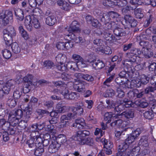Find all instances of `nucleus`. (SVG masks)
Here are the masks:
<instances>
[{
    "label": "nucleus",
    "instance_id": "5fc2aeb1",
    "mask_svg": "<svg viewBox=\"0 0 156 156\" xmlns=\"http://www.w3.org/2000/svg\"><path fill=\"white\" fill-rule=\"evenodd\" d=\"M76 65V64L73 62H69L66 65L65 67L66 68V71L69 69L71 70H75V67Z\"/></svg>",
    "mask_w": 156,
    "mask_h": 156
},
{
    "label": "nucleus",
    "instance_id": "bf43d9fd",
    "mask_svg": "<svg viewBox=\"0 0 156 156\" xmlns=\"http://www.w3.org/2000/svg\"><path fill=\"white\" fill-rule=\"evenodd\" d=\"M35 142L36 146H42L43 142V139L40 136H34Z\"/></svg>",
    "mask_w": 156,
    "mask_h": 156
},
{
    "label": "nucleus",
    "instance_id": "6ab92c4d",
    "mask_svg": "<svg viewBox=\"0 0 156 156\" xmlns=\"http://www.w3.org/2000/svg\"><path fill=\"white\" fill-rule=\"evenodd\" d=\"M57 22L56 17L54 15L50 16L46 18L45 22L47 24L52 26Z\"/></svg>",
    "mask_w": 156,
    "mask_h": 156
},
{
    "label": "nucleus",
    "instance_id": "09e8293b",
    "mask_svg": "<svg viewBox=\"0 0 156 156\" xmlns=\"http://www.w3.org/2000/svg\"><path fill=\"white\" fill-rule=\"evenodd\" d=\"M113 147V144H110V145H106L104 147L103 149L104 152L107 155H110L112 154V149Z\"/></svg>",
    "mask_w": 156,
    "mask_h": 156
},
{
    "label": "nucleus",
    "instance_id": "8fccbe9b",
    "mask_svg": "<svg viewBox=\"0 0 156 156\" xmlns=\"http://www.w3.org/2000/svg\"><path fill=\"white\" fill-rule=\"evenodd\" d=\"M60 78L64 81H69L72 79V76L70 74H68L66 73H62Z\"/></svg>",
    "mask_w": 156,
    "mask_h": 156
},
{
    "label": "nucleus",
    "instance_id": "a19ab883",
    "mask_svg": "<svg viewBox=\"0 0 156 156\" xmlns=\"http://www.w3.org/2000/svg\"><path fill=\"white\" fill-rule=\"evenodd\" d=\"M103 4L105 6L113 7L117 5V2L111 0H105L103 2Z\"/></svg>",
    "mask_w": 156,
    "mask_h": 156
},
{
    "label": "nucleus",
    "instance_id": "f03ea898",
    "mask_svg": "<svg viewBox=\"0 0 156 156\" xmlns=\"http://www.w3.org/2000/svg\"><path fill=\"white\" fill-rule=\"evenodd\" d=\"M126 57L129 59L126 60L123 63L124 67H126L128 71H130L131 70V72L133 73V71L131 66H132V63L136 62V56L132 55L130 53H127L126 54Z\"/></svg>",
    "mask_w": 156,
    "mask_h": 156
},
{
    "label": "nucleus",
    "instance_id": "0e129e2a",
    "mask_svg": "<svg viewBox=\"0 0 156 156\" xmlns=\"http://www.w3.org/2000/svg\"><path fill=\"white\" fill-rule=\"evenodd\" d=\"M144 116L146 119H151L154 117V113L151 111H147L144 113Z\"/></svg>",
    "mask_w": 156,
    "mask_h": 156
},
{
    "label": "nucleus",
    "instance_id": "f704fd0d",
    "mask_svg": "<svg viewBox=\"0 0 156 156\" xmlns=\"http://www.w3.org/2000/svg\"><path fill=\"white\" fill-rule=\"evenodd\" d=\"M27 144L29 147L31 148V151L32 150V149H35L36 148L37 146L35 144L34 136L27 140Z\"/></svg>",
    "mask_w": 156,
    "mask_h": 156
},
{
    "label": "nucleus",
    "instance_id": "49530a36",
    "mask_svg": "<svg viewBox=\"0 0 156 156\" xmlns=\"http://www.w3.org/2000/svg\"><path fill=\"white\" fill-rule=\"evenodd\" d=\"M22 88H18L13 93V97L15 99H17L19 98L22 94Z\"/></svg>",
    "mask_w": 156,
    "mask_h": 156
},
{
    "label": "nucleus",
    "instance_id": "1a4fd4ad",
    "mask_svg": "<svg viewBox=\"0 0 156 156\" xmlns=\"http://www.w3.org/2000/svg\"><path fill=\"white\" fill-rule=\"evenodd\" d=\"M90 134V132L87 130H79L77 131L76 136L74 137V140L79 142L81 141L85 137L88 136Z\"/></svg>",
    "mask_w": 156,
    "mask_h": 156
},
{
    "label": "nucleus",
    "instance_id": "3c124183",
    "mask_svg": "<svg viewBox=\"0 0 156 156\" xmlns=\"http://www.w3.org/2000/svg\"><path fill=\"white\" fill-rule=\"evenodd\" d=\"M129 53L135 56L140 55L142 53V51H141L140 49L136 48L133 47L131 49L130 52Z\"/></svg>",
    "mask_w": 156,
    "mask_h": 156
},
{
    "label": "nucleus",
    "instance_id": "69168bd1",
    "mask_svg": "<svg viewBox=\"0 0 156 156\" xmlns=\"http://www.w3.org/2000/svg\"><path fill=\"white\" fill-rule=\"evenodd\" d=\"M72 58L76 61L77 65L79 63H81L83 58L80 55L76 54H73L72 56Z\"/></svg>",
    "mask_w": 156,
    "mask_h": 156
},
{
    "label": "nucleus",
    "instance_id": "b1692460",
    "mask_svg": "<svg viewBox=\"0 0 156 156\" xmlns=\"http://www.w3.org/2000/svg\"><path fill=\"white\" fill-rule=\"evenodd\" d=\"M8 125L7 128L5 129L4 130L6 131L9 135L14 134L16 131V126L11 125L9 123Z\"/></svg>",
    "mask_w": 156,
    "mask_h": 156
},
{
    "label": "nucleus",
    "instance_id": "79ce46f5",
    "mask_svg": "<svg viewBox=\"0 0 156 156\" xmlns=\"http://www.w3.org/2000/svg\"><path fill=\"white\" fill-rule=\"evenodd\" d=\"M136 39L138 41H144L145 40H151V38L149 35L145 34H141L139 36H137Z\"/></svg>",
    "mask_w": 156,
    "mask_h": 156
},
{
    "label": "nucleus",
    "instance_id": "a878e982",
    "mask_svg": "<svg viewBox=\"0 0 156 156\" xmlns=\"http://www.w3.org/2000/svg\"><path fill=\"white\" fill-rule=\"evenodd\" d=\"M15 14L17 19L20 20L22 21L24 18V13L23 11L21 9H15L14 10Z\"/></svg>",
    "mask_w": 156,
    "mask_h": 156
},
{
    "label": "nucleus",
    "instance_id": "e2e57ef3",
    "mask_svg": "<svg viewBox=\"0 0 156 156\" xmlns=\"http://www.w3.org/2000/svg\"><path fill=\"white\" fill-rule=\"evenodd\" d=\"M131 84L133 85V86L136 88H140L141 86L142 83L140 80H132Z\"/></svg>",
    "mask_w": 156,
    "mask_h": 156
},
{
    "label": "nucleus",
    "instance_id": "a18cd8bd",
    "mask_svg": "<svg viewBox=\"0 0 156 156\" xmlns=\"http://www.w3.org/2000/svg\"><path fill=\"white\" fill-rule=\"evenodd\" d=\"M115 94V91L112 89H108L103 94L104 96L105 97H112Z\"/></svg>",
    "mask_w": 156,
    "mask_h": 156
},
{
    "label": "nucleus",
    "instance_id": "bb28decb",
    "mask_svg": "<svg viewBox=\"0 0 156 156\" xmlns=\"http://www.w3.org/2000/svg\"><path fill=\"white\" fill-rule=\"evenodd\" d=\"M123 105L125 108H129L130 107H134L136 105L135 104L132 102V101L127 98H124L123 100Z\"/></svg>",
    "mask_w": 156,
    "mask_h": 156
},
{
    "label": "nucleus",
    "instance_id": "774afa93",
    "mask_svg": "<svg viewBox=\"0 0 156 156\" xmlns=\"http://www.w3.org/2000/svg\"><path fill=\"white\" fill-rule=\"evenodd\" d=\"M139 143L145 147H147L148 145L147 139L146 136L142 137L140 140Z\"/></svg>",
    "mask_w": 156,
    "mask_h": 156
},
{
    "label": "nucleus",
    "instance_id": "9d476101",
    "mask_svg": "<svg viewBox=\"0 0 156 156\" xmlns=\"http://www.w3.org/2000/svg\"><path fill=\"white\" fill-rule=\"evenodd\" d=\"M119 114H115L113 112H109L105 113L104 115V120L107 121V123H109L112 121L113 118L119 119Z\"/></svg>",
    "mask_w": 156,
    "mask_h": 156
},
{
    "label": "nucleus",
    "instance_id": "a211bd4d",
    "mask_svg": "<svg viewBox=\"0 0 156 156\" xmlns=\"http://www.w3.org/2000/svg\"><path fill=\"white\" fill-rule=\"evenodd\" d=\"M79 25L76 21H73L68 31H72L75 32L80 31Z\"/></svg>",
    "mask_w": 156,
    "mask_h": 156
},
{
    "label": "nucleus",
    "instance_id": "6e6552de",
    "mask_svg": "<svg viewBox=\"0 0 156 156\" xmlns=\"http://www.w3.org/2000/svg\"><path fill=\"white\" fill-rule=\"evenodd\" d=\"M62 94L65 98L68 99L75 100L78 98L79 94L76 92H69L68 90L65 89L62 92Z\"/></svg>",
    "mask_w": 156,
    "mask_h": 156
},
{
    "label": "nucleus",
    "instance_id": "aec40b11",
    "mask_svg": "<svg viewBox=\"0 0 156 156\" xmlns=\"http://www.w3.org/2000/svg\"><path fill=\"white\" fill-rule=\"evenodd\" d=\"M33 78V76L32 75L27 74L23 79L24 82V84L26 85V86L31 85L32 84Z\"/></svg>",
    "mask_w": 156,
    "mask_h": 156
},
{
    "label": "nucleus",
    "instance_id": "9b49d317",
    "mask_svg": "<svg viewBox=\"0 0 156 156\" xmlns=\"http://www.w3.org/2000/svg\"><path fill=\"white\" fill-rule=\"evenodd\" d=\"M126 22L131 27H135L137 25V22L130 15H126L124 16Z\"/></svg>",
    "mask_w": 156,
    "mask_h": 156
},
{
    "label": "nucleus",
    "instance_id": "412c9836",
    "mask_svg": "<svg viewBox=\"0 0 156 156\" xmlns=\"http://www.w3.org/2000/svg\"><path fill=\"white\" fill-rule=\"evenodd\" d=\"M12 19V12L9 11L7 13L5 18L2 20L3 24L4 26L6 25L9 23L10 20Z\"/></svg>",
    "mask_w": 156,
    "mask_h": 156
},
{
    "label": "nucleus",
    "instance_id": "de8ad7c7",
    "mask_svg": "<svg viewBox=\"0 0 156 156\" xmlns=\"http://www.w3.org/2000/svg\"><path fill=\"white\" fill-rule=\"evenodd\" d=\"M83 80H86L90 83H93L94 80V78L93 76L90 75L83 73Z\"/></svg>",
    "mask_w": 156,
    "mask_h": 156
},
{
    "label": "nucleus",
    "instance_id": "c9c22d12",
    "mask_svg": "<svg viewBox=\"0 0 156 156\" xmlns=\"http://www.w3.org/2000/svg\"><path fill=\"white\" fill-rule=\"evenodd\" d=\"M135 17L139 19H141L144 16V14L142 9L140 8H137L135 9L134 11Z\"/></svg>",
    "mask_w": 156,
    "mask_h": 156
},
{
    "label": "nucleus",
    "instance_id": "0eeeda50",
    "mask_svg": "<svg viewBox=\"0 0 156 156\" xmlns=\"http://www.w3.org/2000/svg\"><path fill=\"white\" fill-rule=\"evenodd\" d=\"M14 110H9L7 115H8L9 123L11 125L16 126L18 123L19 119L16 116Z\"/></svg>",
    "mask_w": 156,
    "mask_h": 156
},
{
    "label": "nucleus",
    "instance_id": "603ef678",
    "mask_svg": "<svg viewBox=\"0 0 156 156\" xmlns=\"http://www.w3.org/2000/svg\"><path fill=\"white\" fill-rule=\"evenodd\" d=\"M2 53L3 57L6 59H9L12 56L11 52L10 51L7 49L2 50Z\"/></svg>",
    "mask_w": 156,
    "mask_h": 156
},
{
    "label": "nucleus",
    "instance_id": "dca6fc26",
    "mask_svg": "<svg viewBox=\"0 0 156 156\" xmlns=\"http://www.w3.org/2000/svg\"><path fill=\"white\" fill-rule=\"evenodd\" d=\"M113 32L114 34L118 37L124 36L126 34V32L123 29L117 27H116L114 28Z\"/></svg>",
    "mask_w": 156,
    "mask_h": 156
},
{
    "label": "nucleus",
    "instance_id": "4468645a",
    "mask_svg": "<svg viewBox=\"0 0 156 156\" xmlns=\"http://www.w3.org/2000/svg\"><path fill=\"white\" fill-rule=\"evenodd\" d=\"M60 147L59 144L54 140L52 141L48 148V151L50 153H55L58 151Z\"/></svg>",
    "mask_w": 156,
    "mask_h": 156
},
{
    "label": "nucleus",
    "instance_id": "052dcab7",
    "mask_svg": "<svg viewBox=\"0 0 156 156\" xmlns=\"http://www.w3.org/2000/svg\"><path fill=\"white\" fill-rule=\"evenodd\" d=\"M126 78H122L120 76L117 77L115 79V82L119 85H122L125 83Z\"/></svg>",
    "mask_w": 156,
    "mask_h": 156
},
{
    "label": "nucleus",
    "instance_id": "5701e85b",
    "mask_svg": "<svg viewBox=\"0 0 156 156\" xmlns=\"http://www.w3.org/2000/svg\"><path fill=\"white\" fill-rule=\"evenodd\" d=\"M32 105H28L27 107L24 109V112L27 111L26 112V115H25L24 116V119L25 120H27L28 121V119L30 118V115L32 113L31 110L32 109Z\"/></svg>",
    "mask_w": 156,
    "mask_h": 156
},
{
    "label": "nucleus",
    "instance_id": "f8f14e48",
    "mask_svg": "<svg viewBox=\"0 0 156 156\" xmlns=\"http://www.w3.org/2000/svg\"><path fill=\"white\" fill-rule=\"evenodd\" d=\"M134 113L133 110H127L119 114V116L120 117L119 118L125 117L128 119H130L133 118Z\"/></svg>",
    "mask_w": 156,
    "mask_h": 156
},
{
    "label": "nucleus",
    "instance_id": "2f4dec72",
    "mask_svg": "<svg viewBox=\"0 0 156 156\" xmlns=\"http://www.w3.org/2000/svg\"><path fill=\"white\" fill-rule=\"evenodd\" d=\"M34 151V154L36 156H41L44 151V150L42 146H37L35 149H32Z\"/></svg>",
    "mask_w": 156,
    "mask_h": 156
},
{
    "label": "nucleus",
    "instance_id": "f3484780",
    "mask_svg": "<svg viewBox=\"0 0 156 156\" xmlns=\"http://www.w3.org/2000/svg\"><path fill=\"white\" fill-rule=\"evenodd\" d=\"M3 38L5 41V44L7 46H9L11 45L12 41L13 38L9 34L4 32V30L3 31Z\"/></svg>",
    "mask_w": 156,
    "mask_h": 156
},
{
    "label": "nucleus",
    "instance_id": "864d4df0",
    "mask_svg": "<svg viewBox=\"0 0 156 156\" xmlns=\"http://www.w3.org/2000/svg\"><path fill=\"white\" fill-rule=\"evenodd\" d=\"M46 131H47L50 133L54 134L56 133V130L55 129L54 126L52 124H50L47 125L45 129Z\"/></svg>",
    "mask_w": 156,
    "mask_h": 156
},
{
    "label": "nucleus",
    "instance_id": "cd10ccee",
    "mask_svg": "<svg viewBox=\"0 0 156 156\" xmlns=\"http://www.w3.org/2000/svg\"><path fill=\"white\" fill-rule=\"evenodd\" d=\"M11 44V48L13 53L18 54L21 51V48L16 42L12 43Z\"/></svg>",
    "mask_w": 156,
    "mask_h": 156
},
{
    "label": "nucleus",
    "instance_id": "680f3d73",
    "mask_svg": "<svg viewBox=\"0 0 156 156\" xmlns=\"http://www.w3.org/2000/svg\"><path fill=\"white\" fill-rule=\"evenodd\" d=\"M32 22L33 26L35 28L38 29L40 28V23L37 19L34 17H33L32 18Z\"/></svg>",
    "mask_w": 156,
    "mask_h": 156
},
{
    "label": "nucleus",
    "instance_id": "72a5a7b5",
    "mask_svg": "<svg viewBox=\"0 0 156 156\" xmlns=\"http://www.w3.org/2000/svg\"><path fill=\"white\" fill-rule=\"evenodd\" d=\"M76 113L75 111H74L73 113L70 112L67 115H62V119H69V120L71 119H75L76 117Z\"/></svg>",
    "mask_w": 156,
    "mask_h": 156
},
{
    "label": "nucleus",
    "instance_id": "473e14b6",
    "mask_svg": "<svg viewBox=\"0 0 156 156\" xmlns=\"http://www.w3.org/2000/svg\"><path fill=\"white\" fill-rule=\"evenodd\" d=\"M86 60L87 62L92 64L96 61V58L93 54H90L87 55L86 57Z\"/></svg>",
    "mask_w": 156,
    "mask_h": 156
},
{
    "label": "nucleus",
    "instance_id": "ddd939ff",
    "mask_svg": "<svg viewBox=\"0 0 156 156\" xmlns=\"http://www.w3.org/2000/svg\"><path fill=\"white\" fill-rule=\"evenodd\" d=\"M74 87L76 91L79 93H84L86 91L85 83L84 82H79L75 83Z\"/></svg>",
    "mask_w": 156,
    "mask_h": 156
},
{
    "label": "nucleus",
    "instance_id": "c03bdc74",
    "mask_svg": "<svg viewBox=\"0 0 156 156\" xmlns=\"http://www.w3.org/2000/svg\"><path fill=\"white\" fill-rule=\"evenodd\" d=\"M149 105L151 106V111L153 113L156 114V101L154 99L152 98L149 102Z\"/></svg>",
    "mask_w": 156,
    "mask_h": 156
},
{
    "label": "nucleus",
    "instance_id": "7ed1b4c3",
    "mask_svg": "<svg viewBox=\"0 0 156 156\" xmlns=\"http://www.w3.org/2000/svg\"><path fill=\"white\" fill-rule=\"evenodd\" d=\"M95 32L96 34L100 36L101 37L103 38L107 41H112L117 40V38L111 34L108 30H105L103 32H101V31L98 32L97 31Z\"/></svg>",
    "mask_w": 156,
    "mask_h": 156
},
{
    "label": "nucleus",
    "instance_id": "338daca9",
    "mask_svg": "<svg viewBox=\"0 0 156 156\" xmlns=\"http://www.w3.org/2000/svg\"><path fill=\"white\" fill-rule=\"evenodd\" d=\"M93 43L94 44H96L98 46L102 47L104 46V44L105 43V42L101 39H96L94 40Z\"/></svg>",
    "mask_w": 156,
    "mask_h": 156
},
{
    "label": "nucleus",
    "instance_id": "423d86ee",
    "mask_svg": "<svg viewBox=\"0 0 156 156\" xmlns=\"http://www.w3.org/2000/svg\"><path fill=\"white\" fill-rule=\"evenodd\" d=\"M14 110H9L7 115H8L9 123L11 125L16 126L18 123L19 119L16 116Z\"/></svg>",
    "mask_w": 156,
    "mask_h": 156
},
{
    "label": "nucleus",
    "instance_id": "37998d69",
    "mask_svg": "<svg viewBox=\"0 0 156 156\" xmlns=\"http://www.w3.org/2000/svg\"><path fill=\"white\" fill-rule=\"evenodd\" d=\"M56 107L57 111L59 113H64L68 111L69 109V107L66 106H61L59 104L57 105Z\"/></svg>",
    "mask_w": 156,
    "mask_h": 156
},
{
    "label": "nucleus",
    "instance_id": "4be33fe9",
    "mask_svg": "<svg viewBox=\"0 0 156 156\" xmlns=\"http://www.w3.org/2000/svg\"><path fill=\"white\" fill-rule=\"evenodd\" d=\"M55 139L54 140L59 144L60 147L61 144L66 141V136L64 135H59L57 137H55Z\"/></svg>",
    "mask_w": 156,
    "mask_h": 156
},
{
    "label": "nucleus",
    "instance_id": "58836bf2",
    "mask_svg": "<svg viewBox=\"0 0 156 156\" xmlns=\"http://www.w3.org/2000/svg\"><path fill=\"white\" fill-rule=\"evenodd\" d=\"M149 50L144 49V50H142V53L146 58H150L152 57L153 55V52L149 51Z\"/></svg>",
    "mask_w": 156,
    "mask_h": 156
},
{
    "label": "nucleus",
    "instance_id": "20e7f679",
    "mask_svg": "<svg viewBox=\"0 0 156 156\" xmlns=\"http://www.w3.org/2000/svg\"><path fill=\"white\" fill-rule=\"evenodd\" d=\"M14 80H11L8 81L6 83L2 84V89L0 90V98H2L4 94H8L10 91L11 87L13 85Z\"/></svg>",
    "mask_w": 156,
    "mask_h": 156
},
{
    "label": "nucleus",
    "instance_id": "2eb2a0df",
    "mask_svg": "<svg viewBox=\"0 0 156 156\" xmlns=\"http://www.w3.org/2000/svg\"><path fill=\"white\" fill-rule=\"evenodd\" d=\"M143 65L146 68L148 67L150 71H154L156 69V63L155 62H152L150 60L144 62Z\"/></svg>",
    "mask_w": 156,
    "mask_h": 156
},
{
    "label": "nucleus",
    "instance_id": "39448f33",
    "mask_svg": "<svg viewBox=\"0 0 156 156\" xmlns=\"http://www.w3.org/2000/svg\"><path fill=\"white\" fill-rule=\"evenodd\" d=\"M14 110H9L7 115H8L9 123L11 125L16 126L18 123L19 119L16 116Z\"/></svg>",
    "mask_w": 156,
    "mask_h": 156
},
{
    "label": "nucleus",
    "instance_id": "e433bc0d",
    "mask_svg": "<svg viewBox=\"0 0 156 156\" xmlns=\"http://www.w3.org/2000/svg\"><path fill=\"white\" fill-rule=\"evenodd\" d=\"M80 144H86L90 146H92L93 144V140L90 138H85L81 141H79Z\"/></svg>",
    "mask_w": 156,
    "mask_h": 156
},
{
    "label": "nucleus",
    "instance_id": "f257e3e1",
    "mask_svg": "<svg viewBox=\"0 0 156 156\" xmlns=\"http://www.w3.org/2000/svg\"><path fill=\"white\" fill-rule=\"evenodd\" d=\"M119 149L122 150L125 153V156H141L139 151L140 148L139 146L133 147L131 144L127 142H123L119 146Z\"/></svg>",
    "mask_w": 156,
    "mask_h": 156
},
{
    "label": "nucleus",
    "instance_id": "4c0bfd02",
    "mask_svg": "<svg viewBox=\"0 0 156 156\" xmlns=\"http://www.w3.org/2000/svg\"><path fill=\"white\" fill-rule=\"evenodd\" d=\"M140 45L142 47V48L144 49H149L152 47V45L149 42L146 41H139Z\"/></svg>",
    "mask_w": 156,
    "mask_h": 156
},
{
    "label": "nucleus",
    "instance_id": "ea45409f",
    "mask_svg": "<svg viewBox=\"0 0 156 156\" xmlns=\"http://www.w3.org/2000/svg\"><path fill=\"white\" fill-rule=\"evenodd\" d=\"M9 124L8 122L4 118H0V129L4 130L7 128V126Z\"/></svg>",
    "mask_w": 156,
    "mask_h": 156
},
{
    "label": "nucleus",
    "instance_id": "7c9ffc66",
    "mask_svg": "<svg viewBox=\"0 0 156 156\" xmlns=\"http://www.w3.org/2000/svg\"><path fill=\"white\" fill-rule=\"evenodd\" d=\"M102 16L101 20L104 24H106L110 22L111 18L108 12L103 13Z\"/></svg>",
    "mask_w": 156,
    "mask_h": 156
},
{
    "label": "nucleus",
    "instance_id": "393cba45",
    "mask_svg": "<svg viewBox=\"0 0 156 156\" xmlns=\"http://www.w3.org/2000/svg\"><path fill=\"white\" fill-rule=\"evenodd\" d=\"M94 68L97 69H101L104 67L105 64L104 62L100 60H96L92 66Z\"/></svg>",
    "mask_w": 156,
    "mask_h": 156
},
{
    "label": "nucleus",
    "instance_id": "13d9d810",
    "mask_svg": "<svg viewBox=\"0 0 156 156\" xmlns=\"http://www.w3.org/2000/svg\"><path fill=\"white\" fill-rule=\"evenodd\" d=\"M54 103L51 100L45 101H44V106L47 109H49L53 108Z\"/></svg>",
    "mask_w": 156,
    "mask_h": 156
},
{
    "label": "nucleus",
    "instance_id": "c756f323",
    "mask_svg": "<svg viewBox=\"0 0 156 156\" xmlns=\"http://www.w3.org/2000/svg\"><path fill=\"white\" fill-rule=\"evenodd\" d=\"M4 30V32H5L6 33H7L13 38L16 35V31L14 27L12 26H9L7 29H5Z\"/></svg>",
    "mask_w": 156,
    "mask_h": 156
},
{
    "label": "nucleus",
    "instance_id": "c85d7f7f",
    "mask_svg": "<svg viewBox=\"0 0 156 156\" xmlns=\"http://www.w3.org/2000/svg\"><path fill=\"white\" fill-rule=\"evenodd\" d=\"M57 5L60 6L61 8L64 10H67L68 9L69 4L64 0H58L57 2Z\"/></svg>",
    "mask_w": 156,
    "mask_h": 156
},
{
    "label": "nucleus",
    "instance_id": "4d7b16f0",
    "mask_svg": "<svg viewBox=\"0 0 156 156\" xmlns=\"http://www.w3.org/2000/svg\"><path fill=\"white\" fill-rule=\"evenodd\" d=\"M7 104L8 105L9 107L13 108L16 105V102L15 99L11 97L9 98L7 101Z\"/></svg>",
    "mask_w": 156,
    "mask_h": 156
},
{
    "label": "nucleus",
    "instance_id": "6e6d98bb",
    "mask_svg": "<svg viewBox=\"0 0 156 156\" xmlns=\"http://www.w3.org/2000/svg\"><path fill=\"white\" fill-rule=\"evenodd\" d=\"M106 103L108 105L106 108L108 109H114V106H115V101L113 100H106L105 101Z\"/></svg>",
    "mask_w": 156,
    "mask_h": 156
}]
</instances>
